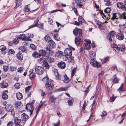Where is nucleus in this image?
Segmentation results:
<instances>
[{
  "label": "nucleus",
  "instance_id": "f257e3e1",
  "mask_svg": "<svg viewBox=\"0 0 126 126\" xmlns=\"http://www.w3.org/2000/svg\"><path fill=\"white\" fill-rule=\"evenodd\" d=\"M119 17L121 19L126 18V13L124 12L120 14L119 13H113L111 19H112L114 20L115 19H117Z\"/></svg>",
  "mask_w": 126,
  "mask_h": 126
},
{
  "label": "nucleus",
  "instance_id": "f03ea898",
  "mask_svg": "<svg viewBox=\"0 0 126 126\" xmlns=\"http://www.w3.org/2000/svg\"><path fill=\"white\" fill-rule=\"evenodd\" d=\"M35 70L36 73L39 75L42 74L45 71L43 67L39 66L35 67Z\"/></svg>",
  "mask_w": 126,
  "mask_h": 126
},
{
  "label": "nucleus",
  "instance_id": "7ed1b4c3",
  "mask_svg": "<svg viewBox=\"0 0 126 126\" xmlns=\"http://www.w3.org/2000/svg\"><path fill=\"white\" fill-rule=\"evenodd\" d=\"M116 35L115 32L111 31L110 32V34L108 35L107 38L110 42L114 41L115 40L114 38Z\"/></svg>",
  "mask_w": 126,
  "mask_h": 126
},
{
  "label": "nucleus",
  "instance_id": "20e7f679",
  "mask_svg": "<svg viewBox=\"0 0 126 126\" xmlns=\"http://www.w3.org/2000/svg\"><path fill=\"white\" fill-rule=\"evenodd\" d=\"M90 64L93 66L98 68L100 67V64L98 63L95 59H92L90 61Z\"/></svg>",
  "mask_w": 126,
  "mask_h": 126
},
{
  "label": "nucleus",
  "instance_id": "39448f33",
  "mask_svg": "<svg viewBox=\"0 0 126 126\" xmlns=\"http://www.w3.org/2000/svg\"><path fill=\"white\" fill-rule=\"evenodd\" d=\"M26 109L27 111L30 112V115H31L34 109V107L31 104H28L26 105Z\"/></svg>",
  "mask_w": 126,
  "mask_h": 126
},
{
  "label": "nucleus",
  "instance_id": "423d86ee",
  "mask_svg": "<svg viewBox=\"0 0 126 126\" xmlns=\"http://www.w3.org/2000/svg\"><path fill=\"white\" fill-rule=\"evenodd\" d=\"M75 49L72 47L70 48H66L65 49L64 52V53L68 56L71 55L72 54V50H74Z\"/></svg>",
  "mask_w": 126,
  "mask_h": 126
},
{
  "label": "nucleus",
  "instance_id": "0eeeda50",
  "mask_svg": "<svg viewBox=\"0 0 126 126\" xmlns=\"http://www.w3.org/2000/svg\"><path fill=\"white\" fill-rule=\"evenodd\" d=\"M21 123L23 124H24L25 122L28 119L29 116L25 113H24L21 115Z\"/></svg>",
  "mask_w": 126,
  "mask_h": 126
},
{
  "label": "nucleus",
  "instance_id": "6e6552de",
  "mask_svg": "<svg viewBox=\"0 0 126 126\" xmlns=\"http://www.w3.org/2000/svg\"><path fill=\"white\" fill-rule=\"evenodd\" d=\"M13 106L11 105L8 106V113L11 114V115L15 116V112L14 110Z\"/></svg>",
  "mask_w": 126,
  "mask_h": 126
},
{
  "label": "nucleus",
  "instance_id": "1a4fd4ad",
  "mask_svg": "<svg viewBox=\"0 0 126 126\" xmlns=\"http://www.w3.org/2000/svg\"><path fill=\"white\" fill-rule=\"evenodd\" d=\"M91 41L90 40H86V42L84 44V49L86 50H89L90 48V44Z\"/></svg>",
  "mask_w": 126,
  "mask_h": 126
},
{
  "label": "nucleus",
  "instance_id": "9d476101",
  "mask_svg": "<svg viewBox=\"0 0 126 126\" xmlns=\"http://www.w3.org/2000/svg\"><path fill=\"white\" fill-rule=\"evenodd\" d=\"M45 86L46 88L48 89H52L54 87L51 81H49L47 83H46Z\"/></svg>",
  "mask_w": 126,
  "mask_h": 126
},
{
  "label": "nucleus",
  "instance_id": "9b49d317",
  "mask_svg": "<svg viewBox=\"0 0 126 126\" xmlns=\"http://www.w3.org/2000/svg\"><path fill=\"white\" fill-rule=\"evenodd\" d=\"M19 39H22L24 40L31 41V39H30L27 36H26L25 34H20L18 37Z\"/></svg>",
  "mask_w": 126,
  "mask_h": 126
},
{
  "label": "nucleus",
  "instance_id": "f8f14e48",
  "mask_svg": "<svg viewBox=\"0 0 126 126\" xmlns=\"http://www.w3.org/2000/svg\"><path fill=\"white\" fill-rule=\"evenodd\" d=\"M57 65L61 69H64L66 66L65 63L63 61L59 62L57 64Z\"/></svg>",
  "mask_w": 126,
  "mask_h": 126
},
{
  "label": "nucleus",
  "instance_id": "ddd939ff",
  "mask_svg": "<svg viewBox=\"0 0 126 126\" xmlns=\"http://www.w3.org/2000/svg\"><path fill=\"white\" fill-rule=\"evenodd\" d=\"M117 7L119 8H121L123 10H124L126 9L124 4L122 2H118L117 3Z\"/></svg>",
  "mask_w": 126,
  "mask_h": 126
},
{
  "label": "nucleus",
  "instance_id": "4468645a",
  "mask_svg": "<svg viewBox=\"0 0 126 126\" xmlns=\"http://www.w3.org/2000/svg\"><path fill=\"white\" fill-rule=\"evenodd\" d=\"M8 86V83L5 81L3 80L0 83V87L3 88L7 87Z\"/></svg>",
  "mask_w": 126,
  "mask_h": 126
},
{
  "label": "nucleus",
  "instance_id": "2eb2a0df",
  "mask_svg": "<svg viewBox=\"0 0 126 126\" xmlns=\"http://www.w3.org/2000/svg\"><path fill=\"white\" fill-rule=\"evenodd\" d=\"M75 42L77 45H79L81 44V38L79 37H77L75 39Z\"/></svg>",
  "mask_w": 126,
  "mask_h": 126
},
{
  "label": "nucleus",
  "instance_id": "dca6fc26",
  "mask_svg": "<svg viewBox=\"0 0 126 126\" xmlns=\"http://www.w3.org/2000/svg\"><path fill=\"white\" fill-rule=\"evenodd\" d=\"M8 93L7 90L4 91L3 92V94L2 95V98L4 100H6L8 98V95L7 94Z\"/></svg>",
  "mask_w": 126,
  "mask_h": 126
},
{
  "label": "nucleus",
  "instance_id": "f3484780",
  "mask_svg": "<svg viewBox=\"0 0 126 126\" xmlns=\"http://www.w3.org/2000/svg\"><path fill=\"white\" fill-rule=\"evenodd\" d=\"M6 48L4 45H1L0 47V49L1 51V52L3 54H5L6 53L5 51Z\"/></svg>",
  "mask_w": 126,
  "mask_h": 126
},
{
  "label": "nucleus",
  "instance_id": "a211bd4d",
  "mask_svg": "<svg viewBox=\"0 0 126 126\" xmlns=\"http://www.w3.org/2000/svg\"><path fill=\"white\" fill-rule=\"evenodd\" d=\"M21 119H19L17 117H15L14 119V122L15 124H19V123H20V124L23 125L21 122Z\"/></svg>",
  "mask_w": 126,
  "mask_h": 126
},
{
  "label": "nucleus",
  "instance_id": "6ab92c4d",
  "mask_svg": "<svg viewBox=\"0 0 126 126\" xmlns=\"http://www.w3.org/2000/svg\"><path fill=\"white\" fill-rule=\"evenodd\" d=\"M116 37L119 40H122L124 39V36L122 33H118Z\"/></svg>",
  "mask_w": 126,
  "mask_h": 126
},
{
  "label": "nucleus",
  "instance_id": "aec40b11",
  "mask_svg": "<svg viewBox=\"0 0 126 126\" xmlns=\"http://www.w3.org/2000/svg\"><path fill=\"white\" fill-rule=\"evenodd\" d=\"M46 60H47V61L50 63H52L54 62V59L52 57H50L47 56H46Z\"/></svg>",
  "mask_w": 126,
  "mask_h": 126
},
{
  "label": "nucleus",
  "instance_id": "412c9836",
  "mask_svg": "<svg viewBox=\"0 0 126 126\" xmlns=\"http://www.w3.org/2000/svg\"><path fill=\"white\" fill-rule=\"evenodd\" d=\"M48 45L50 46V47L51 48H53L54 46L55 45V44L53 41L51 39L50 41L47 42Z\"/></svg>",
  "mask_w": 126,
  "mask_h": 126
},
{
  "label": "nucleus",
  "instance_id": "4be33fe9",
  "mask_svg": "<svg viewBox=\"0 0 126 126\" xmlns=\"http://www.w3.org/2000/svg\"><path fill=\"white\" fill-rule=\"evenodd\" d=\"M119 46V47L120 48V50L121 51V52H124L126 50V48L124 46V45H121L120 46V45H118Z\"/></svg>",
  "mask_w": 126,
  "mask_h": 126
},
{
  "label": "nucleus",
  "instance_id": "5701e85b",
  "mask_svg": "<svg viewBox=\"0 0 126 126\" xmlns=\"http://www.w3.org/2000/svg\"><path fill=\"white\" fill-rule=\"evenodd\" d=\"M16 97L17 99L20 100L23 97V96L22 94L19 92H18L16 94Z\"/></svg>",
  "mask_w": 126,
  "mask_h": 126
},
{
  "label": "nucleus",
  "instance_id": "b1692460",
  "mask_svg": "<svg viewBox=\"0 0 126 126\" xmlns=\"http://www.w3.org/2000/svg\"><path fill=\"white\" fill-rule=\"evenodd\" d=\"M39 52L40 56L41 55L43 56H44L46 55V52L44 50H41L39 51Z\"/></svg>",
  "mask_w": 126,
  "mask_h": 126
},
{
  "label": "nucleus",
  "instance_id": "393cba45",
  "mask_svg": "<svg viewBox=\"0 0 126 126\" xmlns=\"http://www.w3.org/2000/svg\"><path fill=\"white\" fill-rule=\"evenodd\" d=\"M17 58L20 60H22L23 59L22 55L20 53H18L16 55Z\"/></svg>",
  "mask_w": 126,
  "mask_h": 126
},
{
  "label": "nucleus",
  "instance_id": "a878e982",
  "mask_svg": "<svg viewBox=\"0 0 126 126\" xmlns=\"http://www.w3.org/2000/svg\"><path fill=\"white\" fill-rule=\"evenodd\" d=\"M113 49L117 52H118L120 50L119 47H118V46L116 45H113Z\"/></svg>",
  "mask_w": 126,
  "mask_h": 126
},
{
  "label": "nucleus",
  "instance_id": "bb28decb",
  "mask_svg": "<svg viewBox=\"0 0 126 126\" xmlns=\"http://www.w3.org/2000/svg\"><path fill=\"white\" fill-rule=\"evenodd\" d=\"M15 53L14 50L12 49H9L8 51V55L12 56Z\"/></svg>",
  "mask_w": 126,
  "mask_h": 126
},
{
  "label": "nucleus",
  "instance_id": "cd10ccee",
  "mask_svg": "<svg viewBox=\"0 0 126 126\" xmlns=\"http://www.w3.org/2000/svg\"><path fill=\"white\" fill-rule=\"evenodd\" d=\"M22 0H16V7H17L19 6L21 4Z\"/></svg>",
  "mask_w": 126,
  "mask_h": 126
},
{
  "label": "nucleus",
  "instance_id": "c85d7f7f",
  "mask_svg": "<svg viewBox=\"0 0 126 126\" xmlns=\"http://www.w3.org/2000/svg\"><path fill=\"white\" fill-rule=\"evenodd\" d=\"M39 21V20L38 19H37L35 21L33 24L32 26H30L29 27V28H31L35 26H37V24Z\"/></svg>",
  "mask_w": 126,
  "mask_h": 126
},
{
  "label": "nucleus",
  "instance_id": "c756f323",
  "mask_svg": "<svg viewBox=\"0 0 126 126\" xmlns=\"http://www.w3.org/2000/svg\"><path fill=\"white\" fill-rule=\"evenodd\" d=\"M105 3H104L105 5L107 6H110L111 5V3L110 1V0H104Z\"/></svg>",
  "mask_w": 126,
  "mask_h": 126
},
{
  "label": "nucleus",
  "instance_id": "7c9ffc66",
  "mask_svg": "<svg viewBox=\"0 0 126 126\" xmlns=\"http://www.w3.org/2000/svg\"><path fill=\"white\" fill-rule=\"evenodd\" d=\"M20 52H26L27 51L26 47L25 46L21 47H20Z\"/></svg>",
  "mask_w": 126,
  "mask_h": 126
},
{
  "label": "nucleus",
  "instance_id": "2f4dec72",
  "mask_svg": "<svg viewBox=\"0 0 126 126\" xmlns=\"http://www.w3.org/2000/svg\"><path fill=\"white\" fill-rule=\"evenodd\" d=\"M63 80L65 83H67L69 80V79L67 77V76L66 75H64L63 78Z\"/></svg>",
  "mask_w": 126,
  "mask_h": 126
},
{
  "label": "nucleus",
  "instance_id": "473e14b6",
  "mask_svg": "<svg viewBox=\"0 0 126 126\" xmlns=\"http://www.w3.org/2000/svg\"><path fill=\"white\" fill-rule=\"evenodd\" d=\"M32 56L36 58H39L40 57V55L39 54L36 52H34L32 54Z\"/></svg>",
  "mask_w": 126,
  "mask_h": 126
},
{
  "label": "nucleus",
  "instance_id": "72a5a7b5",
  "mask_svg": "<svg viewBox=\"0 0 126 126\" xmlns=\"http://www.w3.org/2000/svg\"><path fill=\"white\" fill-rule=\"evenodd\" d=\"M79 22L80 24H81L84 21L83 18L81 16H79L78 18Z\"/></svg>",
  "mask_w": 126,
  "mask_h": 126
},
{
  "label": "nucleus",
  "instance_id": "f704fd0d",
  "mask_svg": "<svg viewBox=\"0 0 126 126\" xmlns=\"http://www.w3.org/2000/svg\"><path fill=\"white\" fill-rule=\"evenodd\" d=\"M42 81L43 82L45 83V84H46V83L48 82L50 80L47 77H45L43 78Z\"/></svg>",
  "mask_w": 126,
  "mask_h": 126
},
{
  "label": "nucleus",
  "instance_id": "c9c22d12",
  "mask_svg": "<svg viewBox=\"0 0 126 126\" xmlns=\"http://www.w3.org/2000/svg\"><path fill=\"white\" fill-rule=\"evenodd\" d=\"M63 54V52L61 51H58L56 53V56L57 57H59L62 55Z\"/></svg>",
  "mask_w": 126,
  "mask_h": 126
},
{
  "label": "nucleus",
  "instance_id": "e433bc0d",
  "mask_svg": "<svg viewBox=\"0 0 126 126\" xmlns=\"http://www.w3.org/2000/svg\"><path fill=\"white\" fill-rule=\"evenodd\" d=\"M25 12L29 13L30 12V7L29 5L26 6L25 7Z\"/></svg>",
  "mask_w": 126,
  "mask_h": 126
},
{
  "label": "nucleus",
  "instance_id": "4c0bfd02",
  "mask_svg": "<svg viewBox=\"0 0 126 126\" xmlns=\"http://www.w3.org/2000/svg\"><path fill=\"white\" fill-rule=\"evenodd\" d=\"M95 53L93 51L89 52V56L91 58L94 57L95 56Z\"/></svg>",
  "mask_w": 126,
  "mask_h": 126
},
{
  "label": "nucleus",
  "instance_id": "58836bf2",
  "mask_svg": "<svg viewBox=\"0 0 126 126\" xmlns=\"http://www.w3.org/2000/svg\"><path fill=\"white\" fill-rule=\"evenodd\" d=\"M70 56H69L68 59V61L69 63H71L74 60V59L73 57L71 55Z\"/></svg>",
  "mask_w": 126,
  "mask_h": 126
},
{
  "label": "nucleus",
  "instance_id": "ea45409f",
  "mask_svg": "<svg viewBox=\"0 0 126 126\" xmlns=\"http://www.w3.org/2000/svg\"><path fill=\"white\" fill-rule=\"evenodd\" d=\"M45 39L47 43L50 41L51 39L50 38V37L48 35H47L45 36Z\"/></svg>",
  "mask_w": 126,
  "mask_h": 126
},
{
  "label": "nucleus",
  "instance_id": "a19ab883",
  "mask_svg": "<svg viewBox=\"0 0 126 126\" xmlns=\"http://www.w3.org/2000/svg\"><path fill=\"white\" fill-rule=\"evenodd\" d=\"M29 76L30 79H32L34 78L35 77V74L33 72H32L29 74Z\"/></svg>",
  "mask_w": 126,
  "mask_h": 126
},
{
  "label": "nucleus",
  "instance_id": "79ce46f5",
  "mask_svg": "<svg viewBox=\"0 0 126 126\" xmlns=\"http://www.w3.org/2000/svg\"><path fill=\"white\" fill-rule=\"evenodd\" d=\"M72 11H73L75 13L77 16H78V13L77 12V9L75 8L74 7V6H72Z\"/></svg>",
  "mask_w": 126,
  "mask_h": 126
},
{
  "label": "nucleus",
  "instance_id": "37998d69",
  "mask_svg": "<svg viewBox=\"0 0 126 126\" xmlns=\"http://www.w3.org/2000/svg\"><path fill=\"white\" fill-rule=\"evenodd\" d=\"M56 98L54 96H53L50 97L51 102L53 103H55V100Z\"/></svg>",
  "mask_w": 126,
  "mask_h": 126
},
{
  "label": "nucleus",
  "instance_id": "c03bdc74",
  "mask_svg": "<svg viewBox=\"0 0 126 126\" xmlns=\"http://www.w3.org/2000/svg\"><path fill=\"white\" fill-rule=\"evenodd\" d=\"M54 37L55 39L57 41H59L60 40V38L57 34H55L54 35Z\"/></svg>",
  "mask_w": 126,
  "mask_h": 126
},
{
  "label": "nucleus",
  "instance_id": "a18cd8bd",
  "mask_svg": "<svg viewBox=\"0 0 126 126\" xmlns=\"http://www.w3.org/2000/svg\"><path fill=\"white\" fill-rule=\"evenodd\" d=\"M110 9L109 7H108L105 9L104 10L105 12L107 14L110 13Z\"/></svg>",
  "mask_w": 126,
  "mask_h": 126
},
{
  "label": "nucleus",
  "instance_id": "49530a36",
  "mask_svg": "<svg viewBox=\"0 0 126 126\" xmlns=\"http://www.w3.org/2000/svg\"><path fill=\"white\" fill-rule=\"evenodd\" d=\"M7 101H4L3 103V105H5L6 106L4 108L6 110V109H7L8 108V106H7Z\"/></svg>",
  "mask_w": 126,
  "mask_h": 126
},
{
  "label": "nucleus",
  "instance_id": "de8ad7c7",
  "mask_svg": "<svg viewBox=\"0 0 126 126\" xmlns=\"http://www.w3.org/2000/svg\"><path fill=\"white\" fill-rule=\"evenodd\" d=\"M76 69L75 68H74L72 70L71 73V76L72 77L75 75L76 72Z\"/></svg>",
  "mask_w": 126,
  "mask_h": 126
},
{
  "label": "nucleus",
  "instance_id": "09e8293b",
  "mask_svg": "<svg viewBox=\"0 0 126 126\" xmlns=\"http://www.w3.org/2000/svg\"><path fill=\"white\" fill-rule=\"evenodd\" d=\"M9 69L11 71H15L16 69V68L15 67L11 66Z\"/></svg>",
  "mask_w": 126,
  "mask_h": 126
},
{
  "label": "nucleus",
  "instance_id": "8fccbe9b",
  "mask_svg": "<svg viewBox=\"0 0 126 126\" xmlns=\"http://www.w3.org/2000/svg\"><path fill=\"white\" fill-rule=\"evenodd\" d=\"M50 49L49 46H47L45 48L44 51L46 52H50Z\"/></svg>",
  "mask_w": 126,
  "mask_h": 126
},
{
  "label": "nucleus",
  "instance_id": "3c124183",
  "mask_svg": "<svg viewBox=\"0 0 126 126\" xmlns=\"http://www.w3.org/2000/svg\"><path fill=\"white\" fill-rule=\"evenodd\" d=\"M107 115V113L105 111H104L102 112V114L101 115V116L102 118L106 116Z\"/></svg>",
  "mask_w": 126,
  "mask_h": 126
},
{
  "label": "nucleus",
  "instance_id": "603ef678",
  "mask_svg": "<svg viewBox=\"0 0 126 126\" xmlns=\"http://www.w3.org/2000/svg\"><path fill=\"white\" fill-rule=\"evenodd\" d=\"M119 26L121 29L123 30H124L126 27L125 25V24H119Z\"/></svg>",
  "mask_w": 126,
  "mask_h": 126
},
{
  "label": "nucleus",
  "instance_id": "864d4df0",
  "mask_svg": "<svg viewBox=\"0 0 126 126\" xmlns=\"http://www.w3.org/2000/svg\"><path fill=\"white\" fill-rule=\"evenodd\" d=\"M77 7L78 8H83L84 7L83 5L81 4L80 3H78L77 5Z\"/></svg>",
  "mask_w": 126,
  "mask_h": 126
},
{
  "label": "nucleus",
  "instance_id": "5fc2aeb1",
  "mask_svg": "<svg viewBox=\"0 0 126 126\" xmlns=\"http://www.w3.org/2000/svg\"><path fill=\"white\" fill-rule=\"evenodd\" d=\"M22 105V103L21 102H17L16 103L15 107H18L19 106H21Z\"/></svg>",
  "mask_w": 126,
  "mask_h": 126
},
{
  "label": "nucleus",
  "instance_id": "6e6d98bb",
  "mask_svg": "<svg viewBox=\"0 0 126 126\" xmlns=\"http://www.w3.org/2000/svg\"><path fill=\"white\" fill-rule=\"evenodd\" d=\"M15 87L16 88L18 89L20 87V84L19 83H16L15 85Z\"/></svg>",
  "mask_w": 126,
  "mask_h": 126
},
{
  "label": "nucleus",
  "instance_id": "4d7b16f0",
  "mask_svg": "<svg viewBox=\"0 0 126 126\" xmlns=\"http://www.w3.org/2000/svg\"><path fill=\"white\" fill-rule=\"evenodd\" d=\"M54 75L56 77L59 75V74L58 73L57 71V69H55L54 71Z\"/></svg>",
  "mask_w": 126,
  "mask_h": 126
},
{
  "label": "nucleus",
  "instance_id": "13d9d810",
  "mask_svg": "<svg viewBox=\"0 0 126 126\" xmlns=\"http://www.w3.org/2000/svg\"><path fill=\"white\" fill-rule=\"evenodd\" d=\"M73 99H71V100L68 101V104L69 106H72L73 105V103L72 102L73 101Z\"/></svg>",
  "mask_w": 126,
  "mask_h": 126
},
{
  "label": "nucleus",
  "instance_id": "bf43d9fd",
  "mask_svg": "<svg viewBox=\"0 0 126 126\" xmlns=\"http://www.w3.org/2000/svg\"><path fill=\"white\" fill-rule=\"evenodd\" d=\"M3 69L5 72L7 71L8 70V66L7 65H4L3 67Z\"/></svg>",
  "mask_w": 126,
  "mask_h": 126
},
{
  "label": "nucleus",
  "instance_id": "052dcab7",
  "mask_svg": "<svg viewBox=\"0 0 126 126\" xmlns=\"http://www.w3.org/2000/svg\"><path fill=\"white\" fill-rule=\"evenodd\" d=\"M78 30L76 29L74 30L73 31V34L74 35H76L78 34Z\"/></svg>",
  "mask_w": 126,
  "mask_h": 126
},
{
  "label": "nucleus",
  "instance_id": "680f3d73",
  "mask_svg": "<svg viewBox=\"0 0 126 126\" xmlns=\"http://www.w3.org/2000/svg\"><path fill=\"white\" fill-rule=\"evenodd\" d=\"M44 65L46 67V68L47 69H49V68L50 66L48 64V63H45L44 64Z\"/></svg>",
  "mask_w": 126,
  "mask_h": 126
},
{
  "label": "nucleus",
  "instance_id": "e2e57ef3",
  "mask_svg": "<svg viewBox=\"0 0 126 126\" xmlns=\"http://www.w3.org/2000/svg\"><path fill=\"white\" fill-rule=\"evenodd\" d=\"M63 61H66L68 59V57L65 55H63Z\"/></svg>",
  "mask_w": 126,
  "mask_h": 126
},
{
  "label": "nucleus",
  "instance_id": "0e129e2a",
  "mask_svg": "<svg viewBox=\"0 0 126 126\" xmlns=\"http://www.w3.org/2000/svg\"><path fill=\"white\" fill-rule=\"evenodd\" d=\"M31 47L33 49L35 50L36 48V47L35 45L33 44H31L30 45Z\"/></svg>",
  "mask_w": 126,
  "mask_h": 126
},
{
  "label": "nucleus",
  "instance_id": "69168bd1",
  "mask_svg": "<svg viewBox=\"0 0 126 126\" xmlns=\"http://www.w3.org/2000/svg\"><path fill=\"white\" fill-rule=\"evenodd\" d=\"M78 32L79 33V35L80 36H81L82 35V31L80 29H78Z\"/></svg>",
  "mask_w": 126,
  "mask_h": 126
},
{
  "label": "nucleus",
  "instance_id": "338daca9",
  "mask_svg": "<svg viewBox=\"0 0 126 126\" xmlns=\"http://www.w3.org/2000/svg\"><path fill=\"white\" fill-rule=\"evenodd\" d=\"M31 86H29L27 87L25 89V91L26 92H28L29 91L30 89Z\"/></svg>",
  "mask_w": 126,
  "mask_h": 126
},
{
  "label": "nucleus",
  "instance_id": "774afa93",
  "mask_svg": "<svg viewBox=\"0 0 126 126\" xmlns=\"http://www.w3.org/2000/svg\"><path fill=\"white\" fill-rule=\"evenodd\" d=\"M14 123L12 121H11L8 123V126H14Z\"/></svg>",
  "mask_w": 126,
  "mask_h": 126
}]
</instances>
